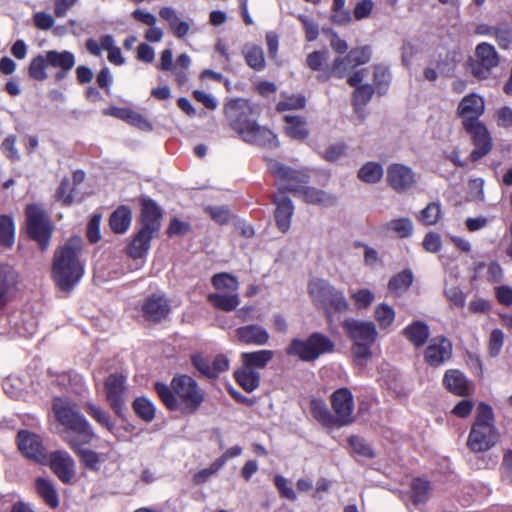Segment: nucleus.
I'll return each mask as SVG.
<instances>
[{"label": "nucleus", "instance_id": "f257e3e1", "mask_svg": "<svg viewBox=\"0 0 512 512\" xmlns=\"http://www.w3.org/2000/svg\"><path fill=\"white\" fill-rule=\"evenodd\" d=\"M154 390L167 410L184 416L196 414L206 395L197 381L187 374L175 375L169 384L155 382Z\"/></svg>", "mask_w": 512, "mask_h": 512}, {"label": "nucleus", "instance_id": "f03ea898", "mask_svg": "<svg viewBox=\"0 0 512 512\" xmlns=\"http://www.w3.org/2000/svg\"><path fill=\"white\" fill-rule=\"evenodd\" d=\"M162 218V209L155 200L150 197L140 199L139 227L125 248L128 257L145 262L151 242L160 232Z\"/></svg>", "mask_w": 512, "mask_h": 512}, {"label": "nucleus", "instance_id": "7ed1b4c3", "mask_svg": "<svg viewBox=\"0 0 512 512\" xmlns=\"http://www.w3.org/2000/svg\"><path fill=\"white\" fill-rule=\"evenodd\" d=\"M52 410L57 422L63 426V439L69 446L77 447L79 444H90L95 437L92 425L79 411L75 402L56 397L52 403Z\"/></svg>", "mask_w": 512, "mask_h": 512}, {"label": "nucleus", "instance_id": "20e7f679", "mask_svg": "<svg viewBox=\"0 0 512 512\" xmlns=\"http://www.w3.org/2000/svg\"><path fill=\"white\" fill-rule=\"evenodd\" d=\"M81 252V246L71 241L55 251L52 278L61 291L71 292L83 277L84 264L80 260Z\"/></svg>", "mask_w": 512, "mask_h": 512}, {"label": "nucleus", "instance_id": "39448f33", "mask_svg": "<svg viewBox=\"0 0 512 512\" xmlns=\"http://www.w3.org/2000/svg\"><path fill=\"white\" fill-rule=\"evenodd\" d=\"M343 328L352 341V365L359 372H363L373 358L372 346L378 337L376 326L368 321L345 320Z\"/></svg>", "mask_w": 512, "mask_h": 512}, {"label": "nucleus", "instance_id": "423d86ee", "mask_svg": "<svg viewBox=\"0 0 512 512\" xmlns=\"http://www.w3.org/2000/svg\"><path fill=\"white\" fill-rule=\"evenodd\" d=\"M499 438L492 407L480 402L467 438V447L474 453L486 452L496 445Z\"/></svg>", "mask_w": 512, "mask_h": 512}, {"label": "nucleus", "instance_id": "0eeeda50", "mask_svg": "<svg viewBox=\"0 0 512 512\" xmlns=\"http://www.w3.org/2000/svg\"><path fill=\"white\" fill-rule=\"evenodd\" d=\"M229 127L247 143L256 142L255 105L243 98L230 99L223 108Z\"/></svg>", "mask_w": 512, "mask_h": 512}, {"label": "nucleus", "instance_id": "6e6552de", "mask_svg": "<svg viewBox=\"0 0 512 512\" xmlns=\"http://www.w3.org/2000/svg\"><path fill=\"white\" fill-rule=\"evenodd\" d=\"M308 294L313 305L324 312L328 320L335 313H344L349 303L343 291L324 279H313L308 283Z\"/></svg>", "mask_w": 512, "mask_h": 512}, {"label": "nucleus", "instance_id": "1a4fd4ad", "mask_svg": "<svg viewBox=\"0 0 512 512\" xmlns=\"http://www.w3.org/2000/svg\"><path fill=\"white\" fill-rule=\"evenodd\" d=\"M372 55V49L369 45L357 46L345 54L338 55L332 62L330 67L318 74L317 79L320 82H326L332 77L343 79L357 67L367 64Z\"/></svg>", "mask_w": 512, "mask_h": 512}, {"label": "nucleus", "instance_id": "9d476101", "mask_svg": "<svg viewBox=\"0 0 512 512\" xmlns=\"http://www.w3.org/2000/svg\"><path fill=\"white\" fill-rule=\"evenodd\" d=\"M25 218L28 237L38 243L41 251H46L53 233L49 215L40 204L30 203L25 207Z\"/></svg>", "mask_w": 512, "mask_h": 512}, {"label": "nucleus", "instance_id": "9b49d317", "mask_svg": "<svg viewBox=\"0 0 512 512\" xmlns=\"http://www.w3.org/2000/svg\"><path fill=\"white\" fill-rule=\"evenodd\" d=\"M334 348L335 344L328 336L314 332L305 340L293 339L286 352L302 361L312 362L323 354L332 353Z\"/></svg>", "mask_w": 512, "mask_h": 512}, {"label": "nucleus", "instance_id": "f8f14e48", "mask_svg": "<svg viewBox=\"0 0 512 512\" xmlns=\"http://www.w3.org/2000/svg\"><path fill=\"white\" fill-rule=\"evenodd\" d=\"M105 399L113 413L120 419H126L127 378L121 373L107 376L103 384Z\"/></svg>", "mask_w": 512, "mask_h": 512}, {"label": "nucleus", "instance_id": "ddd939ff", "mask_svg": "<svg viewBox=\"0 0 512 512\" xmlns=\"http://www.w3.org/2000/svg\"><path fill=\"white\" fill-rule=\"evenodd\" d=\"M329 400L336 428L349 426L355 422L354 396L349 388L336 389L330 395Z\"/></svg>", "mask_w": 512, "mask_h": 512}, {"label": "nucleus", "instance_id": "4468645a", "mask_svg": "<svg viewBox=\"0 0 512 512\" xmlns=\"http://www.w3.org/2000/svg\"><path fill=\"white\" fill-rule=\"evenodd\" d=\"M452 356V342L444 335L431 338L423 351L424 362L432 368L443 366L451 360Z\"/></svg>", "mask_w": 512, "mask_h": 512}, {"label": "nucleus", "instance_id": "2eb2a0df", "mask_svg": "<svg viewBox=\"0 0 512 512\" xmlns=\"http://www.w3.org/2000/svg\"><path fill=\"white\" fill-rule=\"evenodd\" d=\"M476 59L471 64V72L478 79H487L493 68L499 64V56L493 45L482 42L476 46Z\"/></svg>", "mask_w": 512, "mask_h": 512}, {"label": "nucleus", "instance_id": "dca6fc26", "mask_svg": "<svg viewBox=\"0 0 512 512\" xmlns=\"http://www.w3.org/2000/svg\"><path fill=\"white\" fill-rule=\"evenodd\" d=\"M470 136L474 149L470 152L471 162H477L488 155L493 148V140L487 126L483 122L469 124L463 127Z\"/></svg>", "mask_w": 512, "mask_h": 512}, {"label": "nucleus", "instance_id": "f3484780", "mask_svg": "<svg viewBox=\"0 0 512 512\" xmlns=\"http://www.w3.org/2000/svg\"><path fill=\"white\" fill-rule=\"evenodd\" d=\"M470 136L474 149L470 152L471 162H477L488 155L493 148V140L487 126L483 122L469 124L463 127Z\"/></svg>", "mask_w": 512, "mask_h": 512}, {"label": "nucleus", "instance_id": "a211bd4d", "mask_svg": "<svg viewBox=\"0 0 512 512\" xmlns=\"http://www.w3.org/2000/svg\"><path fill=\"white\" fill-rule=\"evenodd\" d=\"M387 185L396 193H406L417 184L415 172L409 166L392 163L386 170Z\"/></svg>", "mask_w": 512, "mask_h": 512}, {"label": "nucleus", "instance_id": "6ab92c4d", "mask_svg": "<svg viewBox=\"0 0 512 512\" xmlns=\"http://www.w3.org/2000/svg\"><path fill=\"white\" fill-rule=\"evenodd\" d=\"M16 443L19 451L28 459L44 464L47 460L46 449L41 438L28 430L17 433Z\"/></svg>", "mask_w": 512, "mask_h": 512}, {"label": "nucleus", "instance_id": "aec40b11", "mask_svg": "<svg viewBox=\"0 0 512 512\" xmlns=\"http://www.w3.org/2000/svg\"><path fill=\"white\" fill-rule=\"evenodd\" d=\"M484 111V99L476 93H470L461 99L457 106L456 114L461 119L462 127H465L469 124L481 122L480 117Z\"/></svg>", "mask_w": 512, "mask_h": 512}, {"label": "nucleus", "instance_id": "412c9836", "mask_svg": "<svg viewBox=\"0 0 512 512\" xmlns=\"http://www.w3.org/2000/svg\"><path fill=\"white\" fill-rule=\"evenodd\" d=\"M271 201L275 205L273 213L275 225L282 234H286L291 227L294 205L284 191H278L273 194Z\"/></svg>", "mask_w": 512, "mask_h": 512}, {"label": "nucleus", "instance_id": "4be33fe9", "mask_svg": "<svg viewBox=\"0 0 512 512\" xmlns=\"http://www.w3.org/2000/svg\"><path fill=\"white\" fill-rule=\"evenodd\" d=\"M19 283V274L13 266L0 263V311H3L15 296Z\"/></svg>", "mask_w": 512, "mask_h": 512}, {"label": "nucleus", "instance_id": "5701e85b", "mask_svg": "<svg viewBox=\"0 0 512 512\" xmlns=\"http://www.w3.org/2000/svg\"><path fill=\"white\" fill-rule=\"evenodd\" d=\"M191 363L201 375L208 378H217L229 368V360L224 354L216 355L212 361L202 354H193Z\"/></svg>", "mask_w": 512, "mask_h": 512}, {"label": "nucleus", "instance_id": "b1692460", "mask_svg": "<svg viewBox=\"0 0 512 512\" xmlns=\"http://www.w3.org/2000/svg\"><path fill=\"white\" fill-rule=\"evenodd\" d=\"M52 472L64 484H70L75 474V463L66 451H54L49 456Z\"/></svg>", "mask_w": 512, "mask_h": 512}, {"label": "nucleus", "instance_id": "393cba45", "mask_svg": "<svg viewBox=\"0 0 512 512\" xmlns=\"http://www.w3.org/2000/svg\"><path fill=\"white\" fill-rule=\"evenodd\" d=\"M443 385L447 391L459 397H469L475 391L472 381L458 369H449L444 373Z\"/></svg>", "mask_w": 512, "mask_h": 512}, {"label": "nucleus", "instance_id": "a878e982", "mask_svg": "<svg viewBox=\"0 0 512 512\" xmlns=\"http://www.w3.org/2000/svg\"><path fill=\"white\" fill-rule=\"evenodd\" d=\"M243 366L234 372V377L239 386L247 392L256 388V351L242 353Z\"/></svg>", "mask_w": 512, "mask_h": 512}, {"label": "nucleus", "instance_id": "bb28decb", "mask_svg": "<svg viewBox=\"0 0 512 512\" xmlns=\"http://www.w3.org/2000/svg\"><path fill=\"white\" fill-rule=\"evenodd\" d=\"M141 311L148 321L160 322L169 315L170 304L165 296L152 294L143 302Z\"/></svg>", "mask_w": 512, "mask_h": 512}, {"label": "nucleus", "instance_id": "cd10ccee", "mask_svg": "<svg viewBox=\"0 0 512 512\" xmlns=\"http://www.w3.org/2000/svg\"><path fill=\"white\" fill-rule=\"evenodd\" d=\"M48 66L57 69L54 79L60 82L65 79L75 65V56L72 52L63 50L46 51Z\"/></svg>", "mask_w": 512, "mask_h": 512}, {"label": "nucleus", "instance_id": "c85d7f7f", "mask_svg": "<svg viewBox=\"0 0 512 512\" xmlns=\"http://www.w3.org/2000/svg\"><path fill=\"white\" fill-rule=\"evenodd\" d=\"M285 123L284 133L287 137L304 141L309 136V128L305 117L300 115H285L283 117Z\"/></svg>", "mask_w": 512, "mask_h": 512}, {"label": "nucleus", "instance_id": "c756f323", "mask_svg": "<svg viewBox=\"0 0 512 512\" xmlns=\"http://www.w3.org/2000/svg\"><path fill=\"white\" fill-rule=\"evenodd\" d=\"M402 334L414 347L420 348L427 342L430 331L425 322L416 320L406 326Z\"/></svg>", "mask_w": 512, "mask_h": 512}, {"label": "nucleus", "instance_id": "7c9ffc66", "mask_svg": "<svg viewBox=\"0 0 512 512\" xmlns=\"http://www.w3.org/2000/svg\"><path fill=\"white\" fill-rule=\"evenodd\" d=\"M159 16L169 24V28L175 37L183 39L190 30V24L180 20L174 8L165 6L160 8Z\"/></svg>", "mask_w": 512, "mask_h": 512}, {"label": "nucleus", "instance_id": "2f4dec72", "mask_svg": "<svg viewBox=\"0 0 512 512\" xmlns=\"http://www.w3.org/2000/svg\"><path fill=\"white\" fill-rule=\"evenodd\" d=\"M309 410L312 417L323 427L327 429L336 428L332 411L329 410L323 399L312 398L309 402Z\"/></svg>", "mask_w": 512, "mask_h": 512}, {"label": "nucleus", "instance_id": "473e14b6", "mask_svg": "<svg viewBox=\"0 0 512 512\" xmlns=\"http://www.w3.org/2000/svg\"><path fill=\"white\" fill-rule=\"evenodd\" d=\"M432 491L431 482L425 477H414L410 483L409 497L413 505L426 503Z\"/></svg>", "mask_w": 512, "mask_h": 512}, {"label": "nucleus", "instance_id": "72a5a7b5", "mask_svg": "<svg viewBox=\"0 0 512 512\" xmlns=\"http://www.w3.org/2000/svg\"><path fill=\"white\" fill-rule=\"evenodd\" d=\"M132 212L127 205L118 206L109 217V226L116 234H124L130 227Z\"/></svg>", "mask_w": 512, "mask_h": 512}, {"label": "nucleus", "instance_id": "f704fd0d", "mask_svg": "<svg viewBox=\"0 0 512 512\" xmlns=\"http://www.w3.org/2000/svg\"><path fill=\"white\" fill-rule=\"evenodd\" d=\"M298 195L308 204L333 206L336 203V197L334 195L315 187L307 186V184L304 185Z\"/></svg>", "mask_w": 512, "mask_h": 512}, {"label": "nucleus", "instance_id": "c9c22d12", "mask_svg": "<svg viewBox=\"0 0 512 512\" xmlns=\"http://www.w3.org/2000/svg\"><path fill=\"white\" fill-rule=\"evenodd\" d=\"M267 161L268 172L273 176L275 182L281 186L279 191L285 190L287 183L294 174H299L297 169L286 166L276 160L263 157Z\"/></svg>", "mask_w": 512, "mask_h": 512}, {"label": "nucleus", "instance_id": "e433bc0d", "mask_svg": "<svg viewBox=\"0 0 512 512\" xmlns=\"http://www.w3.org/2000/svg\"><path fill=\"white\" fill-rule=\"evenodd\" d=\"M35 488L37 494L46 505L52 509H56L59 506L58 492L52 481L39 477L35 480Z\"/></svg>", "mask_w": 512, "mask_h": 512}, {"label": "nucleus", "instance_id": "4c0bfd02", "mask_svg": "<svg viewBox=\"0 0 512 512\" xmlns=\"http://www.w3.org/2000/svg\"><path fill=\"white\" fill-rule=\"evenodd\" d=\"M83 408L96 423L114 433L115 423L108 411L93 402L85 403Z\"/></svg>", "mask_w": 512, "mask_h": 512}, {"label": "nucleus", "instance_id": "58836bf2", "mask_svg": "<svg viewBox=\"0 0 512 512\" xmlns=\"http://www.w3.org/2000/svg\"><path fill=\"white\" fill-rule=\"evenodd\" d=\"M207 300L214 308L226 312L233 311L239 305L237 293H210Z\"/></svg>", "mask_w": 512, "mask_h": 512}, {"label": "nucleus", "instance_id": "ea45409f", "mask_svg": "<svg viewBox=\"0 0 512 512\" xmlns=\"http://www.w3.org/2000/svg\"><path fill=\"white\" fill-rule=\"evenodd\" d=\"M132 409L135 415L145 423H150L155 419L156 407L147 397H136L132 402Z\"/></svg>", "mask_w": 512, "mask_h": 512}, {"label": "nucleus", "instance_id": "a19ab883", "mask_svg": "<svg viewBox=\"0 0 512 512\" xmlns=\"http://www.w3.org/2000/svg\"><path fill=\"white\" fill-rule=\"evenodd\" d=\"M357 177L364 183L376 184L383 177V168L377 162H367L358 170Z\"/></svg>", "mask_w": 512, "mask_h": 512}, {"label": "nucleus", "instance_id": "79ce46f5", "mask_svg": "<svg viewBox=\"0 0 512 512\" xmlns=\"http://www.w3.org/2000/svg\"><path fill=\"white\" fill-rule=\"evenodd\" d=\"M15 241V224L10 215H0V246L10 248Z\"/></svg>", "mask_w": 512, "mask_h": 512}, {"label": "nucleus", "instance_id": "37998d69", "mask_svg": "<svg viewBox=\"0 0 512 512\" xmlns=\"http://www.w3.org/2000/svg\"><path fill=\"white\" fill-rule=\"evenodd\" d=\"M347 443L350 448V453L361 458L373 459L375 452L372 447L365 441L364 438L358 435H351L347 438Z\"/></svg>", "mask_w": 512, "mask_h": 512}, {"label": "nucleus", "instance_id": "c03bdc74", "mask_svg": "<svg viewBox=\"0 0 512 512\" xmlns=\"http://www.w3.org/2000/svg\"><path fill=\"white\" fill-rule=\"evenodd\" d=\"M48 66L47 56L45 54H38L33 57L28 66V75L31 79L36 81H44L48 78L46 69Z\"/></svg>", "mask_w": 512, "mask_h": 512}, {"label": "nucleus", "instance_id": "a18cd8bd", "mask_svg": "<svg viewBox=\"0 0 512 512\" xmlns=\"http://www.w3.org/2000/svg\"><path fill=\"white\" fill-rule=\"evenodd\" d=\"M85 444H79L77 447L70 448L78 455L82 464L89 470L99 471L100 457L99 454L91 449L83 448Z\"/></svg>", "mask_w": 512, "mask_h": 512}, {"label": "nucleus", "instance_id": "49530a36", "mask_svg": "<svg viewBox=\"0 0 512 512\" xmlns=\"http://www.w3.org/2000/svg\"><path fill=\"white\" fill-rule=\"evenodd\" d=\"M413 282V274L409 269H404L397 273L388 282V290L392 293L400 294L409 289Z\"/></svg>", "mask_w": 512, "mask_h": 512}, {"label": "nucleus", "instance_id": "de8ad7c7", "mask_svg": "<svg viewBox=\"0 0 512 512\" xmlns=\"http://www.w3.org/2000/svg\"><path fill=\"white\" fill-rule=\"evenodd\" d=\"M283 99L276 104V111L281 113L284 111L301 110L306 106V98L303 94H285L282 93Z\"/></svg>", "mask_w": 512, "mask_h": 512}, {"label": "nucleus", "instance_id": "09e8293b", "mask_svg": "<svg viewBox=\"0 0 512 512\" xmlns=\"http://www.w3.org/2000/svg\"><path fill=\"white\" fill-rule=\"evenodd\" d=\"M211 283L215 289L226 293H236L238 289L237 278L225 272L215 274Z\"/></svg>", "mask_w": 512, "mask_h": 512}, {"label": "nucleus", "instance_id": "8fccbe9b", "mask_svg": "<svg viewBox=\"0 0 512 512\" xmlns=\"http://www.w3.org/2000/svg\"><path fill=\"white\" fill-rule=\"evenodd\" d=\"M374 94V88L370 84H363L355 88L351 95V103L355 111L366 106Z\"/></svg>", "mask_w": 512, "mask_h": 512}, {"label": "nucleus", "instance_id": "3c124183", "mask_svg": "<svg viewBox=\"0 0 512 512\" xmlns=\"http://www.w3.org/2000/svg\"><path fill=\"white\" fill-rule=\"evenodd\" d=\"M390 81L391 75L388 68L382 65H375L373 71L374 90H376L379 95L385 94L388 90Z\"/></svg>", "mask_w": 512, "mask_h": 512}, {"label": "nucleus", "instance_id": "603ef678", "mask_svg": "<svg viewBox=\"0 0 512 512\" xmlns=\"http://www.w3.org/2000/svg\"><path fill=\"white\" fill-rule=\"evenodd\" d=\"M493 37L500 48L508 49L512 45V29L507 21L495 24Z\"/></svg>", "mask_w": 512, "mask_h": 512}, {"label": "nucleus", "instance_id": "864d4df0", "mask_svg": "<svg viewBox=\"0 0 512 512\" xmlns=\"http://www.w3.org/2000/svg\"><path fill=\"white\" fill-rule=\"evenodd\" d=\"M374 318L381 329L390 327L395 319L394 309L386 303H380L374 311Z\"/></svg>", "mask_w": 512, "mask_h": 512}, {"label": "nucleus", "instance_id": "5fc2aeb1", "mask_svg": "<svg viewBox=\"0 0 512 512\" xmlns=\"http://www.w3.org/2000/svg\"><path fill=\"white\" fill-rule=\"evenodd\" d=\"M101 45L104 50L108 51V60L110 63L115 65H122L124 58L121 53V49L114 45V38L112 35H104L101 37Z\"/></svg>", "mask_w": 512, "mask_h": 512}, {"label": "nucleus", "instance_id": "6e6d98bb", "mask_svg": "<svg viewBox=\"0 0 512 512\" xmlns=\"http://www.w3.org/2000/svg\"><path fill=\"white\" fill-rule=\"evenodd\" d=\"M441 217V205L438 202H430L419 215L418 220L425 226L435 225Z\"/></svg>", "mask_w": 512, "mask_h": 512}, {"label": "nucleus", "instance_id": "4d7b16f0", "mask_svg": "<svg viewBox=\"0 0 512 512\" xmlns=\"http://www.w3.org/2000/svg\"><path fill=\"white\" fill-rule=\"evenodd\" d=\"M299 174H294L285 187V191L298 195L305 184L310 180L309 169H297Z\"/></svg>", "mask_w": 512, "mask_h": 512}, {"label": "nucleus", "instance_id": "13d9d810", "mask_svg": "<svg viewBox=\"0 0 512 512\" xmlns=\"http://www.w3.org/2000/svg\"><path fill=\"white\" fill-rule=\"evenodd\" d=\"M280 146L277 135L268 128L258 126V147L268 150L278 149Z\"/></svg>", "mask_w": 512, "mask_h": 512}, {"label": "nucleus", "instance_id": "bf43d9fd", "mask_svg": "<svg viewBox=\"0 0 512 512\" xmlns=\"http://www.w3.org/2000/svg\"><path fill=\"white\" fill-rule=\"evenodd\" d=\"M327 59L328 52L326 50L313 51L307 55L306 64L311 70L321 74L326 67H329L326 65Z\"/></svg>", "mask_w": 512, "mask_h": 512}, {"label": "nucleus", "instance_id": "052dcab7", "mask_svg": "<svg viewBox=\"0 0 512 512\" xmlns=\"http://www.w3.org/2000/svg\"><path fill=\"white\" fill-rule=\"evenodd\" d=\"M56 199L64 206H70L74 201V187L71 185L70 179L65 177L61 180L56 191Z\"/></svg>", "mask_w": 512, "mask_h": 512}, {"label": "nucleus", "instance_id": "680f3d73", "mask_svg": "<svg viewBox=\"0 0 512 512\" xmlns=\"http://www.w3.org/2000/svg\"><path fill=\"white\" fill-rule=\"evenodd\" d=\"M388 228L395 232L399 238H408L413 232V225L408 218L393 219L387 224Z\"/></svg>", "mask_w": 512, "mask_h": 512}, {"label": "nucleus", "instance_id": "e2e57ef3", "mask_svg": "<svg viewBox=\"0 0 512 512\" xmlns=\"http://www.w3.org/2000/svg\"><path fill=\"white\" fill-rule=\"evenodd\" d=\"M504 333L501 329H493L489 335L487 351L490 357H497L504 344Z\"/></svg>", "mask_w": 512, "mask_h": 512}, {"label": "nucleus", "instance_id": "0e129e2a", "mask_svg": "<svg viewBox=\"0 0 512 512\" xmlns=\"http://www.w3.org/2000/svg\"><path fill=\"white\" fill-rule=\"evenodd\" d=\"M347 154V145L343 142L328 146L322 153V158L328 162H336Z\"/></svg>", "mask_w": 512, "mask_h": 512}, {"label": "nucleus", "instance_id": "69168bd1", "mask_svg": "<svg viewBox=\"0 0 512 512\" xmlns=\"http://www.w3.org/2000/svg\"><path fill=\"white\" fill-rule=\"evenodd\" d=\"M323 32L328 36L330 46L335 53L342 55L348 51L346 40L342 39L337 32L331 28L323 29Z\"/></svg>", "mask_w": 512, "mask_h": 512}, {"label": "nucleus", "instance_id": "338daca9", "mask_svg": "<svg viewBox=\"0 0 512 512\" xmlns=\"http://www.w3.org/2000/svg\"><path fill=\"white\" fill-rule=\"evenodd\" d=\"M296 18L302 24L306 40L309 42L315 41L319 35L318 25L303 14L297 15Z\"/></svg>", "mask_w": 512, "mask_h": 512}, {"label": "nucleus", "instance_id": "774afa93", "mask_svg": "<svg viewBox=\"0 0 512 512\" xmlns=\"http://www.w3.org/2000/svg\"><path fill=\"white\" fill-rule=\"evenodd\" d=\"M351 298L358 309H366L372 304L374 294L369 289H360L353 293Z\"/></svg>", "mask_w": 512, "mask_h": 512}]
</instances>
